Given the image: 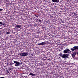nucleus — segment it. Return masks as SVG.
<instances>
[{
  "label": "nucleus",
  "instance_id": "obj_6",
  "mask_svg": "<svg viewBox=\"0 0 78 78\" xmlns=\"http://www.w3.org/2000/svg\"><path fill=\"white\" fill-rule=\"evenodd\" d=\"M15 27L16 29H18V28H21V25H19V24H15Z\"/></svg>",
  "mask_w": 78,
  "mask_h": 78
},
{
  "label": "nucleus",
  "instance_id": "obj_2",
  "mask_svg": "<svg viewBox=\"0 0 78 78\" xmlns=\"http://www.w3.org/2000/svg\"><path fill=\"white\" fill-rule=\"evenodd\" d=\"M13 62L14 63H15V66H21V63H20L19 62L14 61Z\"/></svg>",
  "mask_w": 78,
  "mask_h": 78
},
{
  "label": "nucleus",
  "instance_id": "obj_13",
  "mask_svg": "<svg viewBox=\"0 0 78 78\" xmlns=\"http://www.w3.org/2000/svg\"><path fill=\"white\" fill-rule=\"evenodd\" d=\"M29 75H31L32 76H34V74L33 73H31L29 74Z\"/></svg>",
  "mask_w": 78,
  "mask_h": 78
},
{
  "label": "nucleus",
  "instance_id": "obj_17",
  "mask_svg": "<svg viewBox=\"0 0 78 78\" xmlns=\"http://www.w3.org/2000/svg\"><path fill=\"white\" fill-rule=\"evenodd\" d=\"M12 64H14V63H10V65H12Z\"/></svg>",
  "mask_w": 78,
  "mask_h": 78
},
{
  "label": "nucleus",
  "instance_id": "obj_3",
  "mask_svg": "<svg viewBox=\"0 0 78 78\" xmlns=\"http://www.w3.org/2000/svg\"><path fill=\"white\" fill-rule=\"evenodd\" d=\"M69 56V54H64L63 55L62 58H64V59H67L68 58V56Z\"/></svg>",
  "mask_w": 78,
  "mask_h": 78
},
{
  "label": "nucleus",
  "instance_id": "obj_11",
  "mask_svg": "<svg viewBox=\"0 0 78 78\" xmlns=\"http://www.w3.org/2000/svg\"><path fill=\"white\" fill-rule=\"evenodd\" d=\"M10 69L7 70H6V73H10Z\"/></svg>",
  "mask_w": 78,
  "mask_h": 78
},
{
  "label": "nucleus",
  "instance_id": "obj_7",
  "mask_svg": "<svg viewBox=\"0 0 78 78\" xmlns=\"http://www.w3.org/2000/svg\"><path fill=\"white\" fill-rule=\"evenodd\" d=\"M69 51H70V50L68 48H66V49L64 50L63 53H67Z\"/></svg>",
  "mask_w": 78,
  "mask_h": 78
},
{
  "label": "nucleus",
  "instance_id": "obj_16",
  "mask_svg": "<svg viewBox=\"0 0 78 78\" xmlns=\"http://www.w3.org/2000/svg\"><path fill=\"white\" fill-rule=\"evenodd\" d=\"M37 20H38V21H37L38 22V21H39V22H42V21L41 20L37 19Z\"/></svg>",
  "mask_w": 78,
  "mask_h": 78
},
{
  "label": "nucleus",
  "instance_id": "obj_10",
  "mask_svg": "<svg viewBox=\"0 0 78 78\" xmlns=\"http://www.w3.org/2000/svg\"><path fill=\"white\" fill-rule=\"evenodd\" d=\"M76 55V52L75 51L74 52L72 55V56L73 57H75V56Z\"/></svg>",
  "mask_w": 78,
  "mask_h": 78
},
{
  "label": "nucleus",
  "instance_id": "obj_22",
  "mask_svg": "<svg viewBox=\"0 0 78 78\" xmlns=\"http://www.w3.org/2000/svg\"><path fill=\"white\" fill-rule=\"evenodd\" d=\"M7 74H8V73H6Z\"/></svg>",
  "mask_w": 78,
  "mask_h": 78
},
{
  "label": "nucleus",
  "instance_id": "obj_18",
  "mask_svg": "<svg viewBox=\"0 0 78 78\" xmlns=\"http://www.w3.org/2000/svg\"><path fill=\"white\" fill-rule=\"evenodd\" d=\"M3 10V9H0V11H2Z\"/></svg>",
  "mask_w": 78,
  "mask_h": 78
},
{
  "label": "nucleus",
  "instance_id": "obj_12",
  "mask_svg": "<svg viewBox=\"0 0 78 78\" xmlns=\"http://www.w3.org/2000/svg\"><path fill=\"white\" fill-rule=\"evenodd\" d=\"M59 56H60V57H62V56H63V55L62 53H60L59 55Z\"/></svg>",
  "mask_w": 78,
  "mask_h": 78
},
{
  "label": "nucleus",
  "instance_id": "obj_5",
  "mask_svg": "<svg viewBox=\"0 0 78 78\" xmlns=\"http://www.w3.org/2000/svg\"><path fill=\"white\" fill-rule=\"evenodd\" d=\"M46 44H47V41H44L38 44V45H45Z\"/></svg>",
  "mask_w": 78,
  "mask_h": 78
},
{
  "label": "nucleus",
  "instance_id": "obj_9",
  "mask_svg": "<svg viewBox=\"0 0 78 78\" xmlns=\"http://www.w3.org/2000/svg\"><path fill=\"white\" fill-rule=\"evenodd\" d=\"M34 16L37 17H41V16H40L39 14H36L34 15Z\"/></svg>",
  "mask_w": 78,
  "mask_h": 78
},
{
  "label": "nucleus",
  "instance_id": "obj_15",
  "mask_svg": "<svg viewBox=\"0 0 78 78\" xmlns=\"http://www.w3.org/2000/svg\"><path fill=\"white\" fill-rule=\"evenodd\" d=\"M6 34H10V32H7L6 33Z\"/></svg>",
  "mask_w": 78,
  "mask_h": 78
},
{
  "label": "nucleus",
  "instance_id": "obj_14",
  "mask_svg": "<svg viewBox=\"0 0 78 78\" xmlns=\"http://www.w3.org/2000/svg\"><path fill=\"white\" fill-rule=\"evenodd\" d=\"M0 25H5V23H3V22H0Z\"/></svg>",
  "mask_w": 78,
  "mask_h": 78
},
{
  "label": "nucleus",
  "instance_id": "obj_4",
  "mask_svg": "<svg viewBox=\"0 0 78 78\" xmlns=\"http://www.w3.org/2000/svg\"><path fill=\"white\" fill-rule=\"evenodd\" d=\"M70 50L72 51H75V50H78V46H74L73 47V48H71Z\"/></svg>",
  "mask_w": 78,
  "mask_h": 78
},
{
  "label": "nucleus",
  "instance_id": "obj_19",
  "mask_svg": "<svg viewBox=\"0 0 78 78\" xmlns=\"http://www.w3.org/2000/svg\"><path fill=\"white\" fill-rule=\"evenodd\" d=\"M0 78H4V77H1Z\"/></svg>",
  "mask_w": 78,
  "mask_h": 78
},
{
  "label": "nucleus",
  "instance_id": "obj_1",
  "mask_svg": "<svg viewBox=\"0 0 78 78\" xmlns=\"http://www.w3.org/2000/svg\"><path fill=\"white\" fill-rule=\"evenodd\" d=\"M19 55L21 56H27L28 55L27 52H21L19 53Z\"/></svg>",
  "mask_w": 78,
  "mask_h": 78
},
{
  "label": "nucleus",
  "instance_id": "obj_21",
  "mask_svg": "<svg viewBox=\"0 0 78 78\" xmlns=\"http://www.w3.org/2000/svg\"><path fill=\"white\" fill-rule=\"evenodd\" d=\"M7 2H9V1L8 0Z\"/></svg>",
  "mask_w": 78,
  "mask_h": 78
},
{
  "label": "nucleus",
  "instance_id": "obj_20",
  "mask_svg": "<svg viewBox=\"0 0 78 78\" xmlns=\"http://www.w3.org/2000/svg\"><path fill=\"white\" fill-rule=\"evenodd\" d=\"M77 55H78V52L77 53Z\"/></svg>",
  "mask_w": 78,
  "mask_h": 78
},
{
  "label": "nucleus",
  "instance_id": "obj_8",
  "mask_svg": "<svg viewBox=\"0 0 78 78\" xmlns=\"http://www.w3.org/2000/svg\"><path fill=\"white\" fill-rule=\"evenodd\" d=\"M52 2H54V3H58L59 2V0H52Z\"/></svg>",
  "mask_w": 78,
  "mask_h": 78
}]
</instances>
